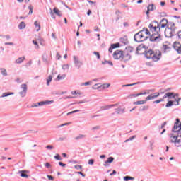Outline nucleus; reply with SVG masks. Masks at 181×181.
Wrapping results in <instances>:
<instances>
[{
    "label": "nucleus",
    "instance_id": "f257e3e1",
    "mask_svg": "<svg viewBox=\"0 0 181 181\" xmlns=\"http://www.w3.org/2000/svg\"><path fill=\"white\" fill-rule=\"evenodd\" d=\"M168 26V19L163 18L160 23L153 22L149 25V29L153 33L150 37L151 42H159L160 40V29H165Z\"/></svg>",
    "mask_w": 181,
    "mask_h": 181
},
{
    "label": "nucleus",
    "instance_id": "f03ea898",
    "mask_svg": "<svg viewBox=\"0 0 181 181\" xmlns=\"http://www.w3.org/2000/svg\"><path fill=\"white\" fill-rule=\"evenodd\" d=\"M177 122L175 123L173 128V134H170V142L174 144L175 148L181 147V124H179V119H177Z\"/></svg>",
    "mask_w": 181,
    "mask_h": 181
},
{
    "label": "nucleus",
    "instance_id": "7ed1b4c3",
    "mask_svg": "<svg viewBox=\"0 0 181 181\" xmlns=\"http://www.w3.org/2000/svg\"><path fill=\"white\" fill-rule=\"evenodd\" d=\"M146 59H151L153 62H159L162 57V52L159 50H156V52L153 50H148L146 52Z\"/></svg>",
    "mask_w": 181,
    "mask_h": 181
},
{
    "label": "nucleus",
    "instance_id": "20e7f679",
    "mask_svg": "<svg viewBox=\"0 0 181 181\" xmlns=\"http://www.w3.org/2000/svg\"><path fill=\"white\" fill-rule=\"evenodd\" d=\"M177 95H179V93H175L173 92H168L165 93L163 98L155 100L153 103L155 104H159V103H162L165 101V98H175V97H177Z\"/></svg>",
    "mask_w": 181,
    "mask_h": 181
},
{
    "label": "nucleus",
    "instance_id": "39448f33",
    "mask_svg": "<svg viewBox=\"0 0 181 181\" xmlns=\"http://www.w3.org/2000/svg\"><path fill=\"white\" fill-rule=\"evenodd\" d=\"M113 105H117L116 107H113V108H116L115 109L116 114L121 115L125 112V107H124V105L122 103H116V104H113Z\"/></svg>",
    "mask_w": 181,
    "mask_h": 181
},
{
    "label": "nucleus",
    "instance_id": "423d86ee",
    "mask_svg": "<svg viewBox=\"0 0 181 181\" xmlns=\"http://www.w3.org/2000/svg\"><path fill=\"white\" fill-rule=\"evenodd\" d=\"M146 39H148V37L144 35L141 31L139 32L134 35L135 42H138L139 43L141 42H144V40H146Z\"/></svg>",
    "mask_w": 181,
    "mask_h": 181
},
{
    "label": "nucleus",
    "instance_id": "0eeeda50",
    "mask_svg": "<svg viewBox=\"0 0 181 181\" xmlns=\"http://www.w3.org/2000/svg\"><path fill=\"white\" fill-rule=\"evenodd\" d=\"M115 60H122L124 59V52L121 50H116L113 53Z\"/></svg>",
    "mask_w": 181,
    "mask_h": 181
},
{
    "label": "nucleus",
    "instance_id": "6e6552de",
    "mask_svg": "<svg viewBox=\"0 0 181 181\" xmlns=\"http://www.w3.org/2000/svg\"><path fill=\"white\" fill-rule=\"evenodd\" d=\"M74 64L76 69H80L83 66V62L80 61V59L76 55L73 56Z\"/></svg>",
    "mask_w": 181,
    "mask_h": 181
},
{
    "label": "nucleus",
    "instance_id": "1a4fd4ad",
    "mask_svg": "<svg viewBox=\"0 0 181 181\" xmlns=\"http://www.w3.org/2000/svg\"><path fill=\"white\" fill-rule=\"evenodd\" d=\"M21 90L19 92L21 97H26V93L28 91V85H26L25 83L22 84L21 86Z\"/></svg>",
    "mask_w": 181,
    "mask_h": 181
},
{
    "label": "nucleus",
    "instance_id": "9d476101",
    "mask_svg": "<svg viewBox=\"0 0 181 181\" xmlns=\"http://www.w3.org/2000/svg\"><path fill=\"white\" fill-rule=\"evenodd\" d=\"M146 49H148V47L146 45L141 44L139 45L136 48V52L138 54H142L143 53H145L146 52Z\"/></svg>",
    "mask_w": 181,
    "mask_h": 181
},
{
    "label": "nucleus",
    "instance_id": "9b49d317",
    "mask_svg": "<svg viewBox=\"0 0 181 181\" xmlns=\"http://www.w3.org/2000/svg\"><path fill=\"white\" fill-rule=\"evenodd\" d=\"M173 48L178 54H181V43L179 42H175L173 45Z\"/></svg>",
    "mask_w": 181,
    "mask_h": 181
},
{
    "label": "nucleus",
    "instance_id": "f8f14e48",
    "mask_svg": "<svg viewBox=\"0 0 181 181\" xmlns=\"http://www.w3.org/2000/svg\"><path fill=\"white\" fill-rule=\"evenodd\" d=\"M162 49L164 52H170V49H172V45H170V42H165L163 44Z\"/></svg>",
    "mask_w": 181,
    "mask_h": 181
},
{
    "label": "nucleus",
    "instance_id": "ddd939ff",
    "mask_svg": "<svg viewBox=\"0 0 181 181\" xmlns=\"http://www.w3.org/2000/svg\"><path fill=\"white\" fill-rule=\"evenodd\" d=\"M173 33H175V30H172L170 28H167L165 30V37H172L173 35Z\"/></svg>",
    "mask_w": 181,
    "mask_h": 181
},
{
    "label": "nucleus",
    "instance_id": "4468645a",
    "mask_svg": "<svg viewBox=\"0 0 181 181\" xmlns=\"http://www.w3.org/2000/svg\"><path fill=\"white\" fill-rule=\"evenodd\" d=\"M118 105H114V104H112V105H105L102 107H100V110L101 111H107L108 110H111V108H114V107H117Z\"/></svg>",
    "mask_w": 181,
    "mask_h": 181
},
{
    "label": "nucleus",
    "instance_id": "2eb2a0df",
    "mask_svg": "<svg viewBox=\"0 0 181 181\" xmlns=\"http://www.w3.org/2000/svg\"><path fill=\"white\" fill-rule=\"evenodd\" d=\"M160 95L159 93H154L153 94H151L150 95L146 98V101H149L151 100H155V98H158Z\"/></svg>",
    "mask_w": 181,
    "mask_h": 181
},
{
    "label": "nucleus",
    "instance_id": "dca6fc26",
    "mask_svg": "<svg viewBox=\"0 0 181 181\" xmlns=\"http://www.w3.org/2000/svg\"><path fill=\"white\" fill-rule=\"evenodd\" d=\"M71 94L74 96L69 97V98H77V97H80V95H81V94L83 93H81V90H72L71 92Z\"/></svg>",
    "mask_w": 181,
    "mask_h": 181
},
{
    "label": "nucleus",
    "instance_id": "f3484780",
    "mask_svg": "<svg viewBox=\"0 0 181 181\" xmlns=\"http://www.w3.org/2000/svg\"><path fill=\"white\" fill-rule=\"evenodd\" d=\"M26 58L25 57H20L15 60L16 64H22Z\"/></svg>",
    "mask_w": 181,
    "mask_h": 181
},
{
    "label": "nucleus",
    "instance_id": "a211bd4d",
    "mask_svg": "<svg viewBox=\"0 0 181 181\" xmlns=\"http://www.w3.org/2000/svg\"><path fill=\"white\" fill-rule=\"evenodd\" d=\"M54 73L52 72V74L49 75L48 77L46 78L47 86H50V83H52V80H53V76Z\"/></svg>",
    "mask_w": 181,
    "mask_h": 181
},
{
    "label": "nucleus",
    "instance_id": "6ab92c4d",
    "mask_svg": "<svg viewBox=\"0 0 181 181\" xmlns=\"http://www.w3.org/2000/svg\"><path fill=\"white\" fill-rule=\"evenodd\" d=\"M66 78V74H59L57 76V81H62Z\"/></svg>",
    "mask_w": 181,
    "mask_h": 181
},
{
    "label": "nucleus",
    "instance_id": "aec40b11",
    "mask_svg": "<svg viewBox=\"0 0 181 181\" xmlns=\"http://www.w3.org/2000/svg\"><path fill=\"white\" fill-rule=\"evenodd\" d=\"M62 71H69L70 69V64H64L61 65Z\"/></svg>",
    "mask_w": 181,
    "mask_h": 181
},
{
    "label": "nucleus",
    "instance_id": "412c9836",
    "mask_svg": "<svg viewBox=\"0 0 181 181\" xmlns=\"http://www.w3.org/2000/svg\"><path fill=\"white\" fill-rule=\"evenodd\" d=\"M114 162L113 157H109L106 161L104 163V166H108V165Z\"/></svg>",
    "mask_w": 181,
    "mask_h": 181
},
{
    "label": "nucleus",
    "instance_id": "4be33fe9",
    "mask_svg": "<svg viewBox=\"0 0 181 181\" xmlns=\"http://www.w3.org/2000/svg\"><path fill=\"white\" fill-rule=\"evenodd\" d=\"M117 47H119V43L112 44L109 48L110 53H112V49H117Z\"/></svg>",
    "mask_w": 181,
    "mask_h": 181
},
{
    "label": "nucleus",
    "instance_id": "5701e85b",
    "mask_svg": "<svg viewBox=\"0 0 181 181\" xmlns=\"http://www.w3.org/2000/svg\"><path fill=\"white\" fill-rule=\"evenodd\" d=\"M14 94L13 92H4L1 94V98H5V97H9V95H13Z\"/></svg>",
    "mask_w": 181,
    "mask_h": 181
},
{
    "label": "nucleus",
    "instance_id": "b1692460",
    "mask_svg": "<svg viewBox=\"0 0 181 181\" xmlns=\"http://www.w3.org/2000/svg\"><path fill=\"white\" fill-rule=\"evenodd\" d=\"M53 12L54 13H55V15H57V16H59V18H62V16H63V13L57 8H54L53 9Z\"/></svg>",
    "mask_w": 181,
    "mask_h": 181
},
{
    "label": "nucleus",
    "instance_id": "393cba45",
    "mask_svg": "<svg viewBox=\"0 0 181 181\" xmlns=\"http://www.w3.org/2000/svg\"><path fill=\"white\" fill-rule=\"evenodd\" d=\"M34 25H35L36 32H39V30H40L41 29L40 23L37 21H35L34 22Z\"/></svg>",
    "mask_w": 181,
    "mask_h": 181
},
{
    "label": "nucleus",
    "instance_id": "a878e982",
    "mask_svg": "<svg viewBox=\"0 0 181 181\" xmlns=\"http://www.w3.org/2000/svg\"><path fill=\"white\" fill-rule=\"evenodd\" d=\"M143 35H146L147 36H152V35H153V33L152 31H149L148 29H145V30H143L142 31H141Z\"/></svg>",
    "mask_w": 181,
    "mask_h": 181
},
{
    "label": "nucleus",
    "instance_id": "bb28decb",
    "mask_svg": "<svg viewBox=\"0 0 181 181\" xmlns=\"http://www.w3.org/2000/svg\"><path fill=\"white\" fill-rule=\"evenodd\" d=\"M146 99L145 100H137L134 102V105H142L143 104H146Z\"/></svg>",
    "mask_w": 181,
    "mask_h": 181
},
{
    "label": "nucleus",
    "instance_id": "cd10ccee",
    "mask_svg": "<svg viewBox=\"0 0 181 181\" xmlns=\"http://www.w3.org/2000/svg\"><path fill=\"white\" fill-rule=\"evenodd\" d=\"M0 71L2 74V76H4V77H6V76H8V72L6 71V69L0 68Z\"/></svg>",
    "mask_w": 181,
    "mask_h": 181
},
{
    "label": "nucleus",
    "instance_id": "c85d7f7f",
    "mask_svg": "<svg viewBox=\"0 0 181 181\" xmlns=\"http://www.w3.org/2000/svg\"><path fill=\"white\" fill-rule=\"evenodd\" d=\"M86 134H78L75 137V141H80V139H84Z\"/></svg>",
    "mask_w": 181,
    "mask_h": 181
},
{
    "label": "nucleus",
    "instance_id": "c756f323",
    "mask_svg": "<svg viewBox=\"0 0 181 181\" xmlns=\"http://www.w3.org/2000/svg\"><path fill=\"white\" fill-rule=\"evenodd\" d=\"M25 28H26V24L25 23V22H21L18 25V29L22 30V29H25Z\"/></svg>",
    "mask_w": 181,
    "mask_h": 181
},
{
    "label": "nucleus",
    "instance_id": "7c9ffc66",
    "mask_svg": "<svg viewBox=\"0 0 181 181\" xmlns=\"http://www.w3.org/2000/svg\"><path fill=\"white\" fill-rule=\"evenodd\" d=\"M123 59H124L125 62L131 60V54L127 53L125 55H123Z\"/></svg>",
    "mask_w": 181,
    "mask_h": 181
},
{
    "label": "nucleus",
    "instance_id": "2f4dec72",
    "mask_svg": "<svg viewBox=\"0 0 181 181\" xmlns=\"http://www.w3.org/2000/svg\"><path fill=\"white\" fill-rule=\"evenodd\" d=\"M93 90H98L101 88V83H96L92 86Z\"/></svg>",
    "mask_w": 181,
    "mask_h": 181
},
{
    "label": "nucleus",
    "instance_id": "473e14b6",
    "mask_svg": "<svg viewBox=\"0 0 181 181\" xmlns=\"http://www.w3.org/2000/svg\"><path fill=\"white\" fill-rule=\"evenodd\" d=\"M173 101L172 100H168V103L165 105L166 108H170L173 105Z\"/></svg>",
    "mask_w": 181,
    "mask_h": 181
},
{
    "label": "nucleus",
    "instance_id": "72a5a7b5",
    "mask_svg": "<svg viewBox=\"0 0 181 181\" xmlns=\"http://www.w3.org/2000/svg\"><path fill=\"white\" fill-rule=\"evenodd\" d=\"M25 172L26 171H20V173H21V177H25L26 179H28V177H29V175L25 174Z\"/></svg>",
    "mask_w": 181,
    "mask_h": 181
},
{
    "label": "nucleus",
    "instance_id": "f704fd0d",
    "mask_svg": "<svg viewBox=\"0 0 181 181\" xmlns=\"http://www.w3.org/2000/svg\"><path fill=\"white\" fill-rule=\"evenodd\" d=\"M110 83H104L103 85L100 84V88H102L103 90L105 89V88H108V87H110Z\"/></svg>",
    "mask_w": 181,
    "mask_h": 181
},
{
    "label": "nucleus",
    "instance_id": "c9c22d12",
    "mask_svg": "<svg viewBox=\"0 0 181 181\" xmlns=\"http://www.w3.org/2000/svg\"><path fill=\"white\" fill-rule=\"evenodd\" d=\"M126 52L127 53H132V52H134V48H132V47H128L126 48Z\"/></svg>",
    "mask_w": 181,
    "mask_h": 181
},
{
    "label": "nucleus",
    "instance_id": "e433bc0d",
    "mask_svg": "<svg viewBox=\"0 0 181 181\" xmlns=\"http://www.w3.org/2000/svg\"><path fill=\"white\" fill-rule=\"evenodd\" d=\"M123 179L124 181H128V180H134L135 178L129 176H125L124 177Z\"/></svg>",
    "mask_w": 181,
    "mask_h": 181
},
{
    "label": "nucleus",
    "instance_id": "4c0bfd02",
    "mask_svg": "<svg viewBox=\"0 0 181 181\" xmlns=\"http://www.w3.org/2000/svg\"><path fill=\"white\" fill-rule=\"evenodd\" d=\"M44 103L45 105H50V104H53V103H54V100H45Z\"/></svg>",
    "mask_w": 181,
    "mask_h": 181
},
{
    "label": "nucleus",
    "instance_id": "58836bf2",
    "mask_svg": "<svg viewBox=\"0 0 181 181\" xmlns=\"http://www.w3.org/2000/svg\"><path fill=\"white\" fill-rule=\"evenodd\" d=\"M176 97H177V96H175V98H174V100L177 103L175 104V105H179V103H180L181 98H176Z\"/></svg>",
    "mask_w": 181,
    "mask_h": 181
},
{
    "label": "nucleus",
    "instance_id": "ea45409f",
    "mask_svg": "<svg viewBox=\"0 0 181 181\" xmlns=\"http://www.w3.org/2000/svg\"><path fill=\"white\" fill-rule=\"evenodd\" d=\"M135 138H136V136H132L131 137H129L128 139L125 140L124 142H129V141H134V139H135Z\"/></svg>",
    "mask_w": 181,
    "mask_h": 181
},
{
    "label": "nucleus",
    "instance_id": "a19ab883",
    "mask_svg": "<svg viewBox=\"0 0 181 181\" xmlns=\"http://www.w3.org/2000/svg\"><path fill=\"white\" fill-rule=\"evenodd\" d=\"M28 9L30 10L28 15H32L33 13V7L32 6H29Z\"/></svg>",
    "mask_w": 181,
    "mask_h": 181
},
{
    "label": "nucleus",
    "instance_id": "79ce46f5",
    "mask_svg": "<svg viewBox=\"0 0 181 181\" xmlns=\"http://www.w3.org/2000/svg\"><path fill=\"white\" fill-rule=\"evenodd\" d=\"M54 159L57 160H62V157H60V155L56 154V156H54Z\"/></svg>",
    "mask_w": 181,
    "mask_h": 181
},
{
    "label": "nucleus",
    "instance_id": "37998d69",
    "mask_svg": "<svg viewBox=\"0 0 181 181\" xmlns=\"http://www.w3.org/2000/svg\"><path fill=\"white\" fill-rule=\"evenodd\" d=\"M107 63L110 64V66H113V64L111 61H105L104 62H103V64H107Z\"/></svg>",
    "mask_w": 181,
    "mask_h": 181
},
{
    "label": "nucleus",
    "instance_id": "c03bdc74",
    "mask_svg": "<svg viewBox=\"0 0 181 181\" xmlns=\"http://www.w3.org/2000/svg\"><path fill=\"white\" fill-rule=\"evenodd\" d=\"M135 85H136V83H132V84L123 85L122 87H132V86H135Z\"/></svg>",
    "mask_w": 181,
    "mask_h": 181
},
{
    "label": "nucleus",
    "instance_id": "a18cd8bd",
    "mask_svg": "<svg viewBox=\"0 0 181 181\" xmlns=\"http://www.w3.org/2000/svg\"><path fill=\"white\" fill-rule=\"evenodd\" d=\"M147 9L148 11H153V4L148 5V7H147Z\"/></svg>",
    "mask_w": 181,
    "mask_h": 181
},
{
    "label": "nucleus",
    "instance_id": "49530a36",
    "mask_svg": "<svg viewBox=\"0 0 181 181\" xmlns=\"http://www.w3.org/2000/svg\"><path fill=\"white\" fill-rule=\"evenodd\" d=\"M88 163V165H90V166H93V165H94V159H90Z\"/></svg>",
    "mask_w": 181,
    "mask_h": 181
},
{
    "label": "nucleus",
    "instance_id": "de8ad7c7",
    "mask_svg": "<svg viewBox=\"0 0 181 181\" xmlns=\"http://www.w3.org/2000/svg\"><path fill=\"white\" fill-rule=\"evenodd\" d=\"M148 106H141L140 108V111H145L146 110H148Z\"/></svg>",
    "mask_w": 181,
    "mask_h": 181
},
{
    "label": "nucleus",
    "instance_id": "09e8293b",
    "mask_svg": "<svg viewBox=\"0 0 181 181\" xmlns=\"http://www.w3.org/2000/svg\"><path fill=\"white\" fill-rule=\"evenodd\" d=\"M51 36H52V38L54 40H56V39H57V37L56 36V34L54 33H52L51 34Z\"/></svg>",
    "mask_w": 181,
    "mask_h": 181
},
{
    "label": "nucleus",
    "instance_id": "8fccbe9b",
    "mask_svg": "<svg viewBox=\"0 0 181 181\" xmlns=\"http://www.w3.org/2000/svg\"><path fill=\"white\" fill-rule=\"evenodd\" d=\"M56 57H57V60H60L62 59V55H60V54L59 52H57Z\"/></svg>",
    "mask_w": 181,
    "mask_h": 181
},
{
    "label": "nucleus",
    "instance_id": "3c124183",
    "mask_svg": "<svg viewBox=\"0 0 181 181\" xmlns=\"http://www.w3.org/2000/svg\"><path fill=\"white\" fill-rule=\"evenodd\" d=\"M80 112L79 110H74L72 112L67 113V115H70V114H74L75 112Z\"/></svg>",
    "mask_w": 181,
    "mask_h": 181
},
{
    "label": "nucleus",
    "instance_id": "603ef678",
    "mask_svg": "<svg viewBox=\"0 0 181 181\" xmlns=\"http://www.w3.org/2000/svg\"><path fill=\"white\" fill-rule=\"evenodd\" d=\"M46 148L49 149L50 151H52V149H54V147H53V146H52V145H48V146H46Z\"/></svg>",
    "mask_w": 181,
    "mask_h": 181
},
{
    "label": "nucleus",
    "instance_id": "864d4df0",
    "mask_svg": "<svg viewBox=\"0 0 181 181\" xmlns=\"http://www.w3.org/2000/svg\"><path fill=\"white\" fill-rule=\"evenodd\" d=\"M33 45H35V46H36V47H39V44L37 43V41L33 40Z\"/></svg>",
    "mask_w": 181,
    "mask_h": 181
},
{
    "label": "nucleus",
    "instance_id": "5fc2aeb1",
    "mask_svg": "<svg viewBox=\"0 0 181 181\" xmlns=\"http://www.w3.org/2000/svg\"><path fill=\"white\" fill-rule=\"evenodd\" d=\"M47 177L49 179V180H54V177H53L52 175H47Z\"/></svg>",
    "mask_w": 181,
    "mask_h": 181
},
{
    "label": "nucleus",
    "instance_id": "6e6d98bb",
    "mask_svg": "<svg viewBox=\"0 0 181 181\" xmlns=\"http://www.w3.org/2000/svg\"><path fill=\"white\" fill-rule=\"evenodd\" d=\"M75 169H77L78 170H80L83 168L81 165H75L74 166Z\"/></svg>",
    "mask_w": 181,
    "mask_h": 181
},
{
    "label": "nucleus",
    "instance_id": "4d7b16f0",
    "mask_svg": "<svg viewBox=\"0 0 181 181\" xmlns=\"http://www.w3.org/2000/svg\"><path fill=\"white\" fill-rule=\"evenodd\" d=\"M31 107H32V108H35V107H40V105H39V103H36L33 105H32Z\"/></svg>",
    "mask_w": 181,
    "mask_h": 181
},
{
    "label": "nucleus",
    "instance_id": "13d9d810",
    "mask_svg": "<svg viewBox=\"0 0 181 181\" xmlns=\"http://www.w3.org/2000/svg\"><path fill=\"white\" fill-rule=\"evenodd\" d=\"M45 166L47 167V169H50V168H52V165L49 163H46Z\"/></svg>",
    "mask_w": 181,
    "mask_h": 181
},
{
    "label": "nucleus",
    "instance_id": "bf43d9fd",
    "mask_svg": "<svg viewBox=\"0 0 181 181\" xmlns=\"http://www.w3.org/2000/svg\"><path fill=\"white\" fill-rule=\"evenodd\" d=\"M98 129H100V126L93 127L92 128V130H93V131H97V130H98Z\"/></svg>",
    "mask_w": 181,
    "mask_h": 181
},
{
    "label": "nucleus",
    "instance_id": "052dcab7",
    "mask_svg": "<svg viewBox=\"0 0 181 181\" xmlns=\"http://www.w3.org/2000/svg\"><path fill=\"white\" fill-rule=\"evenodd\" d=\"M90 84H91V81L85 82V83H82L81 86H90Z\"/></svg>",
    "mask_w": 181,
    "mask_h": 181
},
{
    "label": "nucleus",
    "instance_id": "680f3d73",
    "mask_svg": "<svg viewBox=\"0 0 181 181\" xmlns=\"http://www.w3.org/2000/svg\"><path fill=\"white\" fill-rule=\"evenodd\" d=\"M93 54H95V56H96L98 59H100V53L97 52H94Z\"/></svg>",
    "mask_w": 181,
    "mask_h": 181
},
{
    "label": "nucleus",
    "instance_id": "e2e57ef3",
    "mask_svg": "<svg viewBox=\"0 0 181 181\" xmlns=\"http://www.w3.org/2000/svg\"><path fill=\"white\" fill-rule=\"evenodd\" d=\"M38 105H40V107L45 105V101L38 102Z\"/></svg>",
    "mask_w": 181,
    "mask_h": 181
},
{
    "label": "nucleus",
    "instance_id": "0e129e2a",
    "mask_svg": "<svg viewBox=\"0 0 181 181\" xmlns=\"http://www.w3.org/2000/svg\"><path fill=\"white\" fill-rule=\"evenodd\" d=\"M168 90H165L164 91L162 90V89H160L159 90V92H156V93H159L160 94H165V93H166V91H168Z\"/></svg>",
    "mask_w": 181,
    "mask_h": 181
},
{
    "label": "nucleus",
    "instance_id": "69168bd1",
    "mask_svg": "<svg viewBox=\"0 0 181 181\" xmlns=\"http://www.w3.org/2000/svg\"><path fill=\"white\" fill-rule=\"evenodd\" d=\"M6 45L13 46V42H5Z\"/></svg>",
    "mask_w": 181,
    "mask_h": 181
},
{
    "label": "nucleus",
    "instance_id": "338daca9",
    "mask_svg": "<svg viewBox=\"0 0 181 181\" xmlns=\"http://www.w3.org/2000/svg\"><path fill=\"white\" fill-rule=\"evenodd\" d=\"M59 166H62V168H65L66 167V164L62 163V162H59Z\"/></svg>",
    "mask_w": 181,
    "mask_h": 181
},
{
    "label": "nucleus",
    "instance_id": "774afa93",
    "mask_svg": "<svg viewBox=\"0 0 181 181\" xmlns=\"http://www.w3.org/2000/svg\"><path fill=\"white\" fill-rule=\"evenodd\" d=\"M177 35H178L179 39H181V31H179V32L177 33Z\"/></svg>",
    "mask_w": 181,
    "mask_h": 181
}]
</instances>
